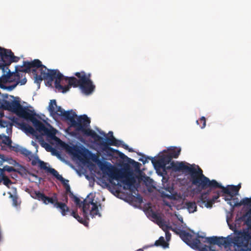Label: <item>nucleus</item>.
<instances>
[{
    "mask_svg": "<svg viewBox=\"0 0 251 251\" xmlns=\"http://www.w3.org/2000/svg\"><path fill=\"white\" fill-rule=\"evenodd\" d=\"M210 237H205L204 236L199 235L198 233L197 234L196 237L194 236V239H200L201 242H202L205 243H209L211 244Z\"/></svg>",
    "mask_w": 251,
    "mask_h": 251,
    "instance_id": "cd10ccee",
    "label": "nucleus"
},
{
    "mask_svg": "<svg viewBox=\"0 0 251 251\" xmlns=\"http://www.w3.org/2000/svg\"><path fill=\"white\" fill-rule=\"evenodd\" d=\"M63 201H64L63 203H66V204H67V203H68V195L65 194L63 195Z\"/></svg>",
    "mask_w": 251,
    "mask_h": 251,
    "instance_id": "37998d69",
    "label": "nucleus"
},
{
    "mask_svg": "<svg viewBox=\"0 0 251 251\" xmlns=\"http://www.w3.org/2000/svg\"><path fill=\"white\" fill-rule=\"evenodd\" d=\"M91 195V194L88 195L87 198L83 201H81L77 197H75L73 200L77 206L79 208H82L83 216L85 219H88V211L89 210L90 205H92L91 210L90 211V214L91 217L94 218L97 215H98L99 217L101 216V215L99 211L97 202H95L94 201V198L90 197Z\"/></svg>",
    "mask_w": 251,
    "mask_h": 251,
    "instance_id": "1a4fd4ad",
    "label": "nucleus"
},
{
    "mask_svg": "<svg viewBox=\"0 0 251 251\" xmlns=\"http://www.w3.org/2000/svg\"><path fill=\"white\" fill-rule=\"evenodd\" d=\"M93 160L97 162L100 169L103 173H107L110 178L117 180L122 179L121 182L125 185L124 189H128L131 192L135 190L136 180L131 173L129 172L126 173L122 170L116 168L109 162H102L96 157Z\"/></svg>",
    "mask_w": 251,
    "mask_h": 251,
    "instance_id": "423d86ee",
    "label": "nucleus"
},
{
    "mask_svg": "<svg viewBox=\"0 0 251 251\" xmlns=\"http://www.w3.org/2000/svg\"><path fill=\"white\" fill-rule=\"evenodd\" d=\"M8 194L9 195V198L12 199L13 205L15 207L19 206L21 204V201H19L16 192L15 194H12L10 192H8Z\"/></svg>",
    "mask_w": 251,
    "mask_h": 251,
    "instance_id": "4be33fe9",
    "label": "nucleus"
},
{
    "mask_svg": "<svg viewBox=\"0 0 251 251\" xmlns=\"http://www.w3.org/2000/svg\"><path fill=\"white\" fill-rule=\"evenodd\" d=\"M2 178L3 177H0V184L1 183L2 181H3Z\"/></svg>",
    "mask_w": 251,
    "mask_h": 251,
    "instance_id": "8fccbe9b",
    "label": "nucleus"
},
{
    "mask_svg": "<svg viewBox=\"0 0 251 251\" xmlns=\"http://www.w3.org/2000/svg\"><path fill=\"white\" fill-rule=\"evenodd\" d=\"M143 158H140L139 160L140 161L142 162V163L145 164L146 163L148 162V160H151L152 163L153 165H155L156 164V160H155L152 157H149V156H145V155H142Z\"/></svg>",
    "mask_w": 251,
    "mask_h": 251,
    "instance_id": "a878e982",
    "label": "nucleus"
},
{
    "mask_svg": "<svg viewBox=\"0 0 251 251\" xmlns=\"http://www.w3.org/2000/svg\"><path fill=\"white\" fill-rule=\"evenodd\" d=\"M152 179H151V185H152Z\"/></svg>",
    "mask_w": 251,
    "mask_h": 251,
    "instance_id": "864d4df0",
    "label": "nucleus"
},
{
    "mask_svg": "<svg viewBox=\"0 0 251 251\" xmlns=\"http://www.w3.org/2000/svg\"><path fill=\"white\" fill-rule=\"evenodd\" d=\"M181 239L192 249L200 251H217L211 246L202 245L200 239H194V235L186 231H181Z\"/></svg>",
    "mask_w": 251,
    "mask_h": 251,
    "instance_id": "9d476101",
    "label": "nucleus"
},
{
    "mask_svg": "<svg viewBox=\"0 0 251 251\" xmlns=\"http://www.w3.org/2000/svg\"><path fill=\"white\" fill-rule=\"evenodd\" d=\"M185 205L189 213H194L197 211V207L195 201L186 202Z\"/></svg>",
    "mask_w": 251,
    "mask_h": 251,
    "instance_id": "5701e85b",
    "label": "nucleus"
},
{
    "mask_svg": "<svg viewBox=\"0 0 251 251\" xmlns=\"http://www.w3.org/2000/svg\"><path fill=\"white\" fill-rule=\"evenodd\" d=\"M4 170H5V171H7L9 173L10 172H17V170L14 168L13 167L6 165L3 167Z\"/></svg>",
    "mask_w": 251,
    "mask_h": 251,
    "instance_id": "4c0bfd02",
    "label": "nucleus"
},
{
    "mask_svg": "<svg viewBox=\"0 0 251 251\" xmlns=\"http://www.w3.org/2000/svg\"><path fill=\"white\" fill-rule=\"evenodd\" d=\"M244 198L239 201L238 198H234V197L232 198L231 200H228V201H226L227 203L233 208L235 207L240 206L241 205L244 206V204L242 202Z\"/></svg>",
    "mask_w": 251,
    "mask_h": 251,
    "instance_id": "6ab92c4d",
    "label": "nucleus"
},
{
    "mask_svg": "<svg viewBox=\"0 0 251 251\" xmlns=\"http://www.w3.org/2000/svg\"><path fill=\"white\" fill-rule=\"evenodd\" d=\"M48 110L52 116H58L66 121L69 122L70 126L75 128L76 131L81 132L84 135L91 137L98 143L103 150L114 153L115 150L109 147L114 146L120 147L121 141L116 139L112 131H109L108 134H111V136L106 138V141L99 136L96 132L88 128L91 123L90 119L86 115H83L77 117L75 112L73 110L65 111L60 106H57L55 100H50Z\"/></svg>",
    "mask_w": 251,
    "mask_h": 251,
    "instance_id": "f257e3e1",
    "label": "nucleus"
},
{
    "mask_svg": "<svg viewBox=\"0 0 251 251\" xmlns=\"http://www.w3.org/2000/svg\"><path fill=\"white\" fill-rule=\"evenodd\" d=\"M68 194H69V197L73 200H74L75 198L76 197L73 194V193L72 191L69 193Z\"/></svg>",
    "mask_w": 251,
    "mask_h": 251,
    "instance_id": "49530a36",
    "label": "nucleus"
},
{
    "mask_svg": "<svg viewBox=\"0 0 251 251\" xmlns=\"http://www.w3.org/2000/svg\"><path fill=\"white\" fill-rule=\"evenodd\" d=\"M251 238L248 230L244 231H235V236L232 235L224 237H211V244L225 247L233 246L234 251H251L249 249V240Z\"/></svg>",
    "mask_w": 251,
    "mask_h": 251,
    "instance_id": "39448f33",
    "label": "nucleus"
},
{
    "mask_svg": "<svg viewBox=\"0 0 251 251\" xmlns=\"http://www.w3.org/2000/svg\"><path fill=\"white\" fill-rule=\"evenodd\" d=\"M169 149L168 153L173 158H177L180 154L181 149L180 148L172 147Z\"/></svg>",
    "mask_w": 251,
    "mask_h": 251,
    "instance_id": "aec40b11",
    "label": "nucleus"
},
{
    "mask_svg": "<svg viewBox=\"0 0 251 251\" xmlns=\"http://www.w3.org/2000/svg\"><path fill=\"white\" fill-rule=\"evenodd\" d=\"M120 146H122L123 148H124L126 150H128L129 152H134V151L132 148H129L128 145L125 144L124 142L122 141H121V144H120Z\"/></svg>",
    "mask_w": 251,
    "mask_h": 251,
    "instance_id": "58836bf2",
    "label": "nucleus"
},
{
    "mask_svg": "<svg viewBox=\"0 0 251 251\" xmlns=\"http://www.w3.org/2000/svg\"><path fill=\"white\" fill-rule=\"evenodd\" d=\"M42 76L44 79H47L49 82H52L54 80L55 88L58 92L65 93L68 91L72 86L77 87L81 82L80 80L84 78H87V75L84 72H77L75 75L79 79H77L74 76H64L58 70H49L45 66L42 67Z\"/></svg>",
    "mask_w": 251,
    "mask_h": 251,
    "instance_id": "7ed1b4c3",
    "label": "nucleus"
},
{
    "mask_svg": "<svg viewBox=\"0 0 251 251\" xmlns=\"http://www.w3.org/2000/svg\"><path fill=\"white\" fill-rule=\"evenodd\" d=\"M70 212L71 213V215L76 219L80 223L82 224L85 226H86L88 223L86 221L87 219H83L82 218L78 215L77 210H73L72 212L70 211Z\"/></svg>",
    "mask_w": 251,
    "mask_h": 251,
    "instance_id": "412c9836",
    "label": "nucleus"
},
{
    "mask_svg": "<svg viewBox=\"0 0 251 251\" xmlns=\"http://www.w3.org/2000/svg\"><path fill=\"white\" fill-rule=\"evenodd\" d=\"M242 202L244 204V207L248 209L247 215L251 214V197L244 198Z\"/></svg>",
    "mask_w": 251,
    "mask_h": 251,
    "instance_id": "b1692460",
    "label": "nucleus"
},
{
    "mask_svg": "<svg viewBox=\"0 0 251 251\" xmlns=\"http://www.w3.org/2000/svg\"><path fill=\"white\" fill-rule=\"evenodd\" d=\"M172 159V157L167 152L166 154H162L160 156L159 159L156 160V164L159 166L164 167L169 164Z\"/></svg>",
    "mask_w": 251,
    "mask_h": 251,
    "instance_id": "dca6fc26",
    "label": "nucleus"
},
{
    "mask_svg": "<svg viewBox=\"0 0 251 251\" xmlns=\"http://www.w3.org/2000/svg\"><path fill=\"white\" fill-rule=\"evenodd\" d=\"M13 148H15V149L14 150L15 151L20 152L21 154L24 155L25 156L28 158L29 161H32L35 158L33 153L25 148L20 147L19 146L16 147H14Z\"/></svg>",
    "mask_w": 251,
    "mask_h": 251,
    "instance_id": "f3484780",
    "label": "nucleus"
},
{
    "mask_svg": "<svg viewBox=\"0 0 251 251\" xmlns=\"http://www.w3.org/2000/svg\"><path fill=\"white\" fill-rule=\"evenodd\" d=\"M27 130L29 132H30L31 134H33L35 131L34 128L31 126H28Z\"/></svg>",
    "mask_w": 251,
    "mask_h": 251,
    "instance_id": "c03bdc74",
    "label": "nucleus"
},
{
    "mask_svg": "<svg viewBox=\"0 0 251 251\" xmlns=\"http://www.w3.org/2000/svg\"><path fill=\"white\" fill-rule=\"evenodd\" d=\"M5 49L2 48L0 47V56L1 57V61H2V57H3L4 51V50H5Z\"/></svg>",
    "mask_w": 251,
    "mask_h": 251,
    "instance_id": "a19ab883",
    "label": "nucleus"
},
{
    "mask_svg": "<svg viewBox=\"0 0 251 251\" xmlns=\"http://www.w3.org/2000/svg\"><path fill=\"white\" fill-rule=\"evenodd\" d=\"M134 199H136V201H137L139 203H141L143 202L142 197L140 195H137V197L133 196Z\"/></svg>",
    "mask_w": 251,
    "mask_h": 251,
    "instance_id": "ea45409f",
    "label": "nucleus"
},
{
    "mask_svg": "<svg viewBox=\"0 0 251 251\" xmlns=\"http://www.w3.org/2000/svg\"><path fill=\"white\" fill-rule=\"evenodd\" d=\"M4 51L2 61L0 64V68L2 70L8 69V67L12 62H17L20 60V57L15 56L11 50L5 49Z\"/></svg>",
    "mask_w": 251,
    "mask_h": 251,
    "instance_id": "ddd939ff",
    "label": "nucleus"
},
{
    "mask_svg": "<svg viewBox=\"0 0 251 251\" xmlns=\"http://www.w3.org/2000/svg\"><path fill=\"white\" fill-rule=\"evenodd\" d=\"M207 189H209L206 192L202 193L200 197L201 201L202 202H205L206 201L207 202V201L209 200L207 199V196L209 194L212 189H210L209 188Z\"/></svg>",
    "mask_w": 251,
    "mask_h": 251,
    "instance_id": "c756f323",
    "label": "nucleus"
},
{
    "mask_svg": "<svg viewBox=\"0 0 251 251\" xmlns=\"http://www.w3.org/2000/svg\"><path fill=\"white\" fill-rule=\"evenodd\" d=\"M235 187H236V188L238 189V193L239 192V191L240 190V189L241 188V184H238L237 185L235 186Z\"/></svg>",
    "mask_w": 251,
    "mask_h": 251,
    "instance_id": "de8ad7c7",
    "label": "nucleus"
},
{
    "mask_svg": "<svg viewBox=\"0 0 251 251\" xmlns=\"http://www.w3.org/2000/svg\"><path fill=\"white\" fill-rule=\"evenodd\" d=\"M90 75H88L87 78H83L80 80L81 82L78 86L82 92L85 95H89L92 93L95 89V86L93 84L92 81L90 79Z\"/></svg>",
    "mask_w": 251,
    "mask_h": 251,
    "instance_id": "4468645a",
    "label": "nucleus"
},
{
    "mask_svg": "<svg viewBox=\"0 0 251 251\" xmlns=\"http://www.w3.org/2000/svg\"><path fill=\"white\" fill-rule=\"evenodd\" d=\"M4 98H8V94H5V96H4Z\"/></svg>",
    "mask_w": 251,
    "mask_h": 251,
    "instance_id": "603ef678",
    "label": "nucleus"
},
{
    "mask_svg": "<svg viewBox=\"0 0 251 251\" xmlns=\"http://www.w3.org/2000/svg\"><path fill=\"white\" fill-rule=\"evenodd\" d=\"M114 152L117 153L121 158L126 160V161H127V162H128L129 159H130V158L128 157L124 153L120 152L118 150H115Z\"/></svg>",
    "mask_w": 251,
    "mask_h": 251,
    "instance_id": "c9c22d12",
    "label": "nucleus"
},
{
    "mask_svg": "<svg viewBox=\"0 0 251 251\" xmlns=\"http://www.w3.org/2000/svg\"><path fill=\"white\" fill-rule=\"evenodd\" d=\"M5 171V170H4V168H0V177H3V176H6L4 174Z\"/></svg>",
    "mask_w": 251,
    "mask_h": 251,
    "instance_id": "a18cd8bd",
    "label": "nucleus"
},
{
    "mask_svg": "<svg viewBox=\"0 0 251 251\" xmlns=\"http://www.w3.org/2000/svg\"><path fill=\"white\" fill-rule=\"evenodd\" d=\"M10 104L9 111L15 113L19 117L31 121L36 129L42 135H46L48 138L55 141L60 140L55 135L57 130L50 125L49 126L50 128L47 127L42 122L35 118V113L33 111L23 107L19 101L13 100Z\"/></svg>",
    "mask_w": 251,
    "mask_h": 251,
    "instance_id": "20e7f679",
    "label": "nucleus"
},
{
    "mask_svg": "<svg viewBox=\"0 0 251 251\" xmlns=\"http://www.w3.org/2000/svg\"><path fill=\"white\" fill-rule=\"evenodd\" d=\"M37 163L39 164V166L41 169L47 170L48 172L53 175L58 180H63V176L59 175L56 170L53 168L48 167L46 163L40 160L38 157H35L31 161V164L33 166H35Z\"/></svg>",
    "mask_w": 251,
    "mask_h": 251,
    "instance_id": "2eb2a0df",
    "label": "nucleus"
},
{
    "mask_svg": "<svg viewBox=\"0 0 251 251\" xmlns=\"http://www.w3.org/2000/svg\"><path fill=\"white\" fill-rule=\"evenodd\" d=\"M2 143L7 145L8 147H11L12 141L11 139L6 135H4L2 138Z\"/></svg>",
    "mask_w": 251,
    "mask_h": 251,
    "instance_id": "2f4dec72",
    "label": "nucleus"
},
{
    "mask_svg": "<svg viewBox=\"0 0 251 251\" xmlns=\"http://www.w3.org/2000/svg\"><path fill=\"white\" fill-rule=\"evenodd\" d=\"M60 181L63 185H64V187L65 188V194L68 195V194L71 192V188L70 186V185L68 184L69 180L67 179H65L64 177H63V180H59Z\"/></svg>",
    "mask_w": 251,
    "mask_h": 251,
    "instance_id": "bb28decb",
    "label": "nucleus"
},
{
    "mask_svg": "<svg viewBox=\"0 0 251 251\" xmlns=\"http://www.w3.org/2000/svg\"><path fill=\"white\" fill-rule=\"evenodd\" d=\"M247 217V219L245 220V224L248 226V228L251 227V214L247 215V212L244 214L241 219L242 220H245V218Z\"/></svg>",
    "mask_w": 251,
    "mask_h": 251,
    "instance_id": "7c9ffc66",
    "label": "nucleus"
},
{
    "mask_svg": "<svg viewBox=\"0 0 251 251\" xmlns=\"http://www.w3.org/2000/svg\"><path fill=\"white\" fill-rule=\"evenodd\" d=\"M220 197V195L219 193H217V194L215 196H213L211 200H209L207 201V202L205 204V206L207 207H211L212 204L215 202V201Z\"/></svg>",
    "mask_w": 251,
    "mask_h": 251,
    "instance_id": "c85d7f7f",
    "label": "nucleus"
},
{
    "mask_svg": "<svg viewBox=\"0 0 251 251\" xmlns=\"http://www.w3.org/2000/svg\"><path fill=\"white\" fill-rule=\"evenodd\" d=\"M100 134H101V135H104V136H105V135H105V133H104V132H100Z\"/></svg>",
    "mask_w": 251,
    "mask_h": 251,
    "instance_id": "3c124183",
    "label": "nucleus"
},
{
    "mask_svg": "<svg viewBox=\"0 0 251 251\" xmlns=\"http://www.w3.org/2000/svg\"><path fill=\"white\" fill-rule=\"evenodd\" d=\"M196 123L198 125H200L201 128H203L206 126V119L203 116L201 117L200 120H197Z\"/></svg>",
    "mask_w": 251,
    "mask_h": 251,
    "instance_id": "473e14b6",
    "label": "nucleus"
},
{
    "mask_svg": "<svg viewBox=\"0 0 251 251\" xmlns=\"http://www.w3.org/2000/svg\"><path fill=\"white\" fill-rule=\"evenodd\" d=\"M3 183L8 188H9V185L12 183V181L7 176H3Z\"/></svg>",
    "mask_w": 251,
    "mask_h": 251,
    "instance_id": "f704fd0d",
    "label": "nucleus"
},
{
    "mask_svg": "<svg viewBox=\"0 0 251 251\" xmlns=\"http://www.w3.org/2000/svg\"><path fill=\"white\" fill-rule=\"evenodd\" d=\"M30 194L33 199L41 201L46 205L50 203L53 205L54 207L56 203H57L58 201L57 194L55 193L53 194V196L51 197L46 196L44 193L40 191H31Z\"/></svg>",
    "mask_w": 251,
    "mask_h": 251,
    "instance_id": "f8f14e48",
    "label": "nucleus"
},
{
    "mask_svg": "<svg viewBox=\"0 0 251 251\" xmlns=\"http://www.w3.org/2000/svg\"><path fill=\"white\" fill-rule=\"evenodd\" d=\"M42 62L39 59H34L29 62L24 61L22 66H16L14 72H11L9 68L2 70L3 75L0 77V88L11 91L20 83L21 85L26 83L25 76L26 73L32 72L34 75V82L40 84L44 77L42 76Z\"/></svg>",
    "mask_w": 251,
    "mask_h": 251,
    "instance_id": "f03ea898",
    "label": "nucleus"
},
{
    "mask_svg": "<svg viewBox=\"0 0 251 251\" xmlns=\"http://www.w3.org/2000/svg\"><path fill=\"white\" fill-rule=\"evenodd\" d=\"M229 228L230 229L234 231V233H233L234 235L233 236H235V231H238V230L236 229V225L232 226V225H229Z\"/></svg>",
    "mask_w": 251,
    "mask_h": 251,
    "instance_id": "79ce46f5",
    "label": "nucleus"
},
{
    "mask_svg": "<svg viewBox=\"0 0 251 251\" xmlns=\"http://www.w3.org/2000/svg\"><path fill=\"white\" fill-rule=\"evenodd\" d=\"M10 103L11 102L7 100H3L1 105V107L5 110H9L11 104Z\"/></svg>",
    "mask_w": 251,
    "mask_h": 251,
    "instance_id": "72a5a7b5",
    "label": "nucleus"
},
{
    "mask_svg": "<svg viewBox=\"0 0 251 251\" xmlns=\"http://www.w3.org/2000/svg\"><path fill=\"white\" fill-rule=\"evenodd\" d=\"M171 165L173 169L176 171H185L188 172L190 175V180L192 184L201 188L206 176L203 174L202 170L199 166L198 170H197L183 162H172Z\"/></svg>",
    "mask_w": 251,
    "mask_h": 251,
    "instance_id": "0eeeda50",
    "label": "nucleus"
},
{
    "mask_svg": "<svg viewBox=\"0 0 251 251\" xmlns=\"http://www.w3.org/2000/svg\"><path fill=\"white\" fill-rule=\"evenodd\" d=\"M151 217L155 221V223L162 229V230L165 232L166 238L167 241H169L171 238V234L169 231V230H172L173 231L179 235L180 237V234L181 231H185L183 230H180V227H173L170 226L166 224L164 220L161 217V216L158 213L152 212L151 213Z\"/></svg>",
    "mask_w": 251,
    "mask_h": 251,
    "instance_id": "9b49d317",
    "label": "nucleus"
},
{
    "mask_svg": "<svg viewBox=\"0 0 251 251\" xmlns=\"http://www.w3.org/2000/svg\"><path fill=\"white\" fill-rule=\"evenodd\" d=\"M128 163L133 165L135 169H139L140 166L141 165L140 163L134 161L133 159H132L131 158L129 159Z\"/></svg>",
    "mask_w": 251,
    "mask_h": 251,
    "instance_id": "e433bc0d",
    "label": "nucleus"
},
{
    "mask_svg": "<svg viewBox=\"0 0 251 251\" xmlns=\"http://www.w3.org/2000/svg\"><path fill=\"white\" fill-rule=\"evenodd\" d=\"M54 207L58 209L63 216H66L68 212H70V209L67 204L62 202L58 201L57 203H56Z\"/></svg>",
    "mask_w": 251,
    "mask_h": 251,
    "instance_id": "a211bd4d",
    "label": "nucleus"
},
{
    "mask_svg": "<svg viewBox=\"0 0 251 251\" xmlns=\"http://www.w3.org/2000/svg\"><path fill=\"white\" fill-rule=\"evenodd\" d=\"M154 245L155 246H162L164 248H168L169 244L165 241L163 237L161 236L159 239L155 242Z\"/></svg>",
    "mask_w": 251,
    "mask_h": 251,
    "instance_id": "393cba45",
    "label": "nucleus"
},
{
    "mask_svg": "<svg viewBox=\"0 0 251 251\" xmlns=\"http://www.w3.org/2000/svg\"><path fill=\"white\" fill-rule=\"evenodd\" d=\"M209 188L210 189H216L220 188L222 189V192L227 196H225V200L228 201L231 200L232 197L238 195V189L235 187V185H228L226 187L218 183L216 180H210L207 177H206L201 189L205 190Z\"/></svg>",
    "mask_w": 251,
    "mask_h": 251,
    "instance_id": "6e6552de",
    "label": "nucleus"
},
{
    "mask_svg": "<svg viewBox=\"0 0 251 251\" xmlns=\"http://www.w3.org/2000/svg\"><path fill=\"white\" fill-rule=\"evenodd\" d=\"M0 158L2 160V161H5V159H4V156L2 154H0Z\"/></svg>",
    "mask_w": 251,
    "mask_h": 251,
    "instance_id": "09e8293b",
    "label": "nucleus"
}]
</instances>
